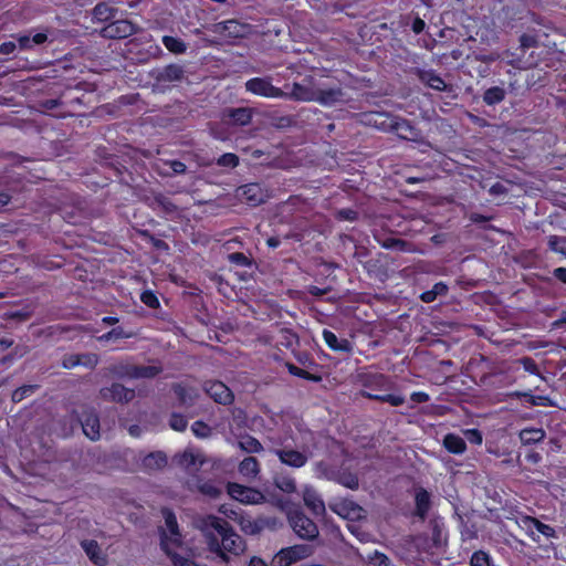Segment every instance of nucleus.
<instances>
[{"instance_id": "a18cd8bd", "label": "nucleus", "mask_w": 566, "mask_h": 566, "mask_svg": "<svg viewBox=\"0 0 566 566\" xmlns=\"http://www.w3.org/2000/svg\"><path fill=\"white\" fill-rule=\"evenodd\" d=\"M366 396L370 399H374V400H378V401H382V402H388L390 403L391 406H400L405 402V398L401 397V396H398V395H391V394H386V395H379V394H370V392H367Z\"/></svg>"}, {"instance_id": "473e14b6", "label": "nucleus", "mask_w": 566, "mask_h": 566, "mask_svg": "<svg viewBox=\"0 0 566 566\" xmlns=\"http://www.w3.org/2000/svg\"><path fill=\"white\" fill-rule=\"evenodd\" d=\"M81 546L93 563L97 565H103L105 563V557L101 554V548L96 541H82Z\"/></svg>"}, {"instance_id": "e433bc0d", "label": "nucleus", "mask_w": 566, "mask_h": 566, "mask_svg": "<svg viewBox=\"0 0 566 566\" xmlns=\"http://www.w3.org/2000/svg\"><path fill=\"white\" fill-rule=\"evenodd\" d=\"M448 285L443 282H438L433 285V287L429 291L423 292L420 295V300L424 303H432L437 300L438 296H444L448 293Z\"/></svg>"}, {"instance_id": "6e6d98bb", "label": "nucleus", "mask_w": 566, "mask_h": 566, "mask_svg": "<svg viewBox=\"0 0 566 566\" xmlns=\"http://www.w3.org/2000/svg\"><path fill=\"white\" fill-rule=\"evenodd\" d=\"M217 164L222 167L234 168L239 164V157L234 154L227 153L218 158Z\"/></svg>"}, {"instance_id": "f257e3e1", "label": "nucleus", "mask_w": 566, "mask_h": 566, "mask_svg": "<svg viewBox=\"0 0 566 566\" xmlns=\"http://www.w3.org/2000/svg\"><path fill=\"white\" fill-rule=\"evenodd\" d=\"M198 527L205 534L209 549L223 562H228L227 552L240 555L245 551L243 538L221 517L208 515L199 521Z\"/></svg>"}, {"instance_id": "6ab92c4d", "label": "nucleus", "mask_w": 566, "mask_h": 566, "mask_svg": "<svg viewBox=\"0 0 566 566\" xmlns=\"http://www.w3.org/2000/svg\"><path fill=\"white\" fill-rule=\"evenodd\" d=\"M315 102L324 105L332 106L339 103L344 98V92L340 87H318L316 86Z\"/></svg>"}, {"instance_id": "8fccbe9b", "label": "nucleus", "mask_w": 566, "mask_h": 566, "mask_svg": "<svg viewBox=\"0 0 566 566\" xmlns=\"http://www.w3.org/2000/svg\"><path fill=\"white\" fill-rule=\"evenodd\" d=\"M77 355H78V366H83L88 369H94L99 361L98 356L94 353H83V354H77Z\"/></svg>"}, {"instance_id": "603ef678", "label": "nucleus", "mask_w": 566, "mask_h": 566, "mask_svg": "<svg viewBox=\"0 0 566 566\" xmlns=\"http://www.w3.org/2000/svg\"><path fill=\"white\" fill-rule=\"evenodd\" d=\"M169 426L172 430L182 432L188 426L187 419L179 413H172L169 419Z\"/></svg>"}, {"instance_id": "49530a36", "label": "nucleus", "mask_w": 566, "mask_h": 566, "mask_svg": "<svg viewBox=\"0 0 566 566\" xmlns=\"http://www.w3.org/2000/svg\"><path fill=\"white\" fill-rule=\"evenodd\" d=\"M133 333H126L122 327L113 328L112 331L103 334L98 337V340L101 343L111 342V340H117L120 338H130L133 337Z\"/></svg>"}, {"instance_id": "39448f33", "label": "nucleus", "mask_w": 566, "mask_h": 566, "mask_svg": "<svg viewBox=\"0 0 566 566\" xmlns=\"http://www.w3.org/2000/svg\"><path fill=\"white\" fill-rule=\"evenodd\" d=\"M227 492L233 500L244 504H261L265 501V496L259 490L235 482L228 483Z\"/></svg>"}, {"instance_id": "1a4fd4ad", "label": "nucleus", "mask_w": 566, "mask_h": 566, "mask_svg": "<svg viewBox=\"0 0 566 566\" xmlns=\"http://www.w3.org/2000/svg\"><path fill=\"white\" fill-rule=\"evenodd\" d=\"M235 197L252 207H256L268 200L269 193L260 184L251 182L237 188Z\"/></svg>"}, {"instance_id": "680f3d73", "label": "nucleus", "mask_w": 566, "mask_h": 566, "mask_svg": "<svg viewBox=\"0 0 566 566\" xmlns=\"http://www.w3.org/2000/svg\"><path fill=\"white\" fill-rule=\"evenodd\" d=\"M520 43L522 49L536 48L538 45V40L533 34L524 33L520 36Z\"/></svg>"}, {"instance_id": "2f4dec72", "label": "nucleus", "mask_w": 566, "mask_h": 566, "mask_svg": "<svg viewBox=\"0 0 566 566\" xmlns=\"http://www.w3.org/2000/svg\"><path fill=\"white\" fill-rule=\"evenodd\" d=\"M172 390H174L175 395L177 396L180 405H182V406H187V407L192 406L198 397V394L195 389L184 387L180 384H175L172 386Z\"/></svg>"}, {"instance_id": "c9c22d12", "label": "nucleus", "mask_w": 566, "mask_h": 566, "mask_svg": "<svg viewBox=\"0 0 566 566\" xmlns=\"http://www.w3.org/2000/svg\"><path fill=\"white\" fill-rule=\"evenodd\" d=\"M238 447L247 453H260L263 451L261 442L252 436L245 434L238 441Z\"/></svg>"}, {"instance_id": "37998d69", "label": "nucleus", "mask_w": 566, "mask_h": 566, "mask_svg": "<svg viewBox=\"0 0 566 566\" xmlns=\"http://www.w3.org/2000/svg\"><path fill=\"white\" fill-rule=\"evenodd\" d=\"M274 484L277 489L285 493H294L296 491L295 480L290 475L280 474L275 476Z\"/></svg>"}, {"instance_id": "13d9d810", "label": "nucleus", "mask_w": 566, "mask_h": 566, "mask_svg": "<svg viewBox=\"0 0 566 566\" xmlns=\"http://www.w3.org/2000/svg\"><path fill=\"white\" fill-rule=\"evenodd\" d=\"M471 566H490V556L483 551L475 552L470 562Z\"/></svg>"}, {"instance_id": "6e6552de", "label": "nucleus", "mask_w": 566, "mask_h": 566, "mask_svg": "<svg viewBox=\"0 0 566 566\" xmlns=\"http://www.w3.org/2000/svg\"><path fill=\"white\" fill-rule=\"evenodd\" d=\"M375 124L382 129H390L395 132L400 138L407 140H416L419 137V132L416 127H413L407 119L399 117H391L387 120H381L378 123L375 119Z\"/></svg>"}, {"instance_id": "f704fd0d", "label": "nucleus", "mask_w": 566, "mask_h": 566, "mask_svg": "<svg viewBox=\"0 0 566 566\" xmlns=\"http://www.w3.org/2000/svg\"><path fill=\"white\" fill-rule=\"evenodd\" d=\"M443 446L449 452L460 454L465 451L467 444L465 441L459 436L449 433L443 439Z\"/></svg>"}, {"instance_id": "9b49d317", "label": "nucleus", "mask_w": 566, "mask_h": 566, "mask_svg": "<svg viewBox=\"0 0 566 566\" xmlns=\"http://www.w3.org/2000/svg\"><path fill=\"white\" fill-rule=\"evenodd\" d=\"M316 85L311 77L304 78L301 83H293L292 91L285 93L283 98H290L297 102H315Z\"/></svg>"}, {"instance_id": "aec40b11", "label": "nucleus", "mask_w": 566, "mask_h": 566, "mask_svg": "<svg viewBox=\"0 0 566 566\" xmlns=\"http://www.w3.org/2000/svg\"><path fill=\"white\" fill-rule=\"evenodd\" d=\"M412 72L423 84L428 85L429 87L439 92L447 90L446 82L438 74H436L434 71L415 69Z\"/></svg>"}, {"instance_id": "423d86ee", "label": "nucleus", "mask_w": 566, "mask_h": 566, "mask_svg": "<svg viewBox=\"0 0 566 566\" xmlns=\"http://www.w3.org/2000/svg\"><path fill=\"white\" fill-rule=\"evenodd\" d=\"M135 390L127 388L119 382H113L111 386L102 387L98 397L106 402L128 403L135 398Z\"/></svg>"}, {"instance_id": "bf43d9fd", "label": "nucleus", "mask_w": 566, "mask_h": 566, "mask_svg": "<svg viewBox=\"0 0 566 566\" xmlns=\"http://www.w3.org/2000/svg\"><path fill=\"white\" fill-rule=\"evenodd\" d=\"M368 562L373 566H388L390 559L384 553L375 551L368 556Z\"/></svg>"}, {"instance_id": "bb28decb", "label": "nucleus", "mask_w": 566, "mask_h": 566, "mask_svg": "<svg viewBox=\"0 0 566 566\" xmlns=\"http://www.w3.org/2000/svg\"><path fill=\"white\" fill-rule=\"evenodd\" d=\"M163 373V366L160 364L142 366L134 365L133 379H153Z\"/></svg>"}, {"instance_id": "9d476101", "label": "nucleus", "mask_w": 566, "mask_h": 566, "mask_svg": "<svg viewBox=\"0 0 566 566\" xmlns=\"http://www.w3.org/2000/svg\"><path fill=\"white\" fill-rule=\"evenodd\" d=\"M139 27L128 20H116L101 30V35L105 39H125L137 32Z\"/></svg>"}, {"instance_id": "a19ab883", "label": "nucleus", "mask_w": 566, "mask_h": 566, "mask_svg": "<svg viewBox=\"0 0 566 566\" xmlns=\"http://www.w3.org/2000/svg\"><path fill=\"white\" fill-rule=\"evenodd\" d=\"M378 242L388 250L410 251V243L401 239L390 237L382 240L379 239Z\"/></svg>"}, {"instance_id": "4468645a", "label": "nucleus", "mask_w": 566, "mask_h": 566, "mask_svg": "<svg viewBox=\"0 0 566 566\" xmlns=\"http://www.w3.org/2000/svg\"><path fill=\"white\" fill-rule=\"evenodd\" d=\"M238 523L242 532L249 535L260 534L264 528H275L276 520L270 517H259L252 520L249 516L240 515Z\"/></svg>"}, {"instance_id": "5701e85b", "label": "nucleus", "mask_w": 566, "mask_h": 566, "mask_svg": "<svg viewBox=\"0 0 566 566\" xmlns=\"http://www.w3.org/2000/svg\"><path fill=\"white\" fill-rule=\"evenodd\" d=\"M82 428L84 434L91 440L99 439V419L96 413L90 412L82 419Z\"/></svg>"}, {"instance_id": "a211bd4d", "label": "nucleus", "mask_w": 566, "mask_h": 566, "mask_svg": "<svg viewBox=\"0 0 566 566\" xmlns=\"http://www.w3.org/2000/svg\"><path fill=\"white\" fill-rule=\"evenodd\" d=\"M304 504L312 511L316 516H323L326 512L324 501L312 486H305L303 491Z\"/></svg>"}, {"instance_id": "0eeeda50", "label": "nucleus", "mask_w": 566, "mask_h": 566, "mask_svg": "<svg viewBox=\"0 0 566 566\" xmlns=\"http://www.w3.org/2000/svg\"><path fill=\"white\" fill-rule=\"evenodd\" d=\"M245 90L266 98H283L285 96V92L272 84L271 77L251 78L245 82Z\"/></svg>"}, {"instance_id": "09e8293b", "label": "nucleus", "mask_w": 566, "mask_h": 566, "mask_svg": "<svg viewBox=\"0 0 566 566\" xmlns=\"http://www.w3.org/2000/svg\"><path fill=\"white\" fill-rule=\"evenodd\" d=\"M154 202L166 213L171 214L177 211V206L168 197L161 193L155 196Z\"/></svg>"}, {"instance_id": "052dcab7", "label": "nucleus", "mask_w": 566, "mask_h": 566, "mask_svg": "<svg viewBox=\"0 0 566 566\" xmlns=\"http://www.w3.org/2000/svg\"><path fill=\"white\" fill-rule=\"evenodd\" d=\"M140 300L145 305H147L150 308L159 307V301L157 296L150 291L143 292L140 295Z\"/></svg>"}, {"instance_id": "f8f14e48", "label": "nucleus", "mask_w": 566, "mask_h": 566, "mask_svg": "<svg viewBox=\"0 0 566 566\" xmlns=\"http://www.w3.org/2000/svg\"><path fill=\"white\" fill-rule=\"evenodd\" d=\"M273 452L283 464L295 469L304 467L312 454L305 449L297 451L289 447L275 449Z\"/></svg>"}, {"instance_id": "864d4df0", "label": "nucleus", "mask_w": 566, "mask_h": 566, "mask_svg": "<svg viewBox=\"0 0 566 566\" xmlns=\"http://www.w3.org/2000/svg\"><path fill=\"white\" fill-rule=\"evenodd\" d=\"M228 260L230 263L235 264L241 268L251 266L252 261L244 253L233 252L228 255Z\"/></svg>"}, {"instance_id": "c03bdc74", "label": "nucleus", "mask_w": 566, "mask_h": 566, "mask_svg": "<svg viewBox=\"0 0 566 566\" xmlns=\"http://www.w3.org/2000/svg\"><path fill=\"white\" fill-rule=\"evenodd\" d=\"M516 397H524L532 406H554V402L546 396H533L531 392L516 391L513 394Z\"/></svg>"}, {"instance_id": "4c0bfd02", "label": "nucleus", "mask_w": 566, "mask_h": 566, "mask_svg": "<svg viewBox=\"0 0 566 566\" xmlns=\"http://www.w3.org/2000/svg\"><path fill=\"white\" fill-rule=\"evenodd\" d=\"M506 92L503 87L492 86L488 88L483 94V102L486 105H495L504 101Z\"/></svg>"}, {"instance_id": "cd10ccee", "label": "nucleus", "mask_w": 566, "mask_h": 566, "mask_svg": "<svg viewBox=\"0 0 566 566\" xmlns=\"http://www.w3.org/2000/svg\"><path fill=\"white\" fill-rule=\"evenodd\" d=\"M545 436L546 433L542 428H525L518 433L521 442L525 446L542 442Z\"/></svg>"}, {"instance_id": "c85d7f7f", "label": "nucleus", "mask_w": 566, "mask_h": 566, "mask_svg": "<svg viewBox=\"0 0 566 566\" xmlns=\"http://www.w3.org/2000/svg\"><path fill=\"white\" fill-rule=\"evenodd\" d=\"M177 463L186 470H198L205 460L199 454H195L191 451L186 450L182 454L177 457Z\"/></svg>"}, {"instance_id": "69168bd1", "label": "nucleus", "mask_w": 566, "mask_h": 566, "mask_svg": "<svg viewBox=\"0 0 566 566\" xmlns=\"http://www.w3.org/2000/svg\"><path fill=\"white\" fill-rule=\"evenodd\" d=\"M175 566H197V564L184 556L178 554H169Z\"/></svg>"}, {"instance_id": "ddd939ff", "label": "nucleus", "mask_w": 566, "mask_h": 566, "mask_svg": "<svg viewBox=\"0 0 566 566\" xmlns=\"http://www.w3.org/2000/svg\"><path fill=\"white\" fill-rule=\"evenodd\" d=\"M329 509L349 521H359L366 517L365 510L352 500H342L329 504Z\"/></svg>"}, {"instance_id": "774afa93", "label": "nucleus", "mask_w": 566, "mask_h": 566, "mask_svg": "<svg viewBox=\"0 0 566 566\" xmlns=\"http://www.w3.org/2000/svg\"><path fill=\"white\" fill-rule=\"evenodd\" d=\"M293 122L291 116H281L273 122V125L277 128H286L292 126Z\"/></svg>"}, {"instance_id": "4be33fe9", "label": "nucleus", "mask_w": 566, "mask_h": 566, "mask_svg": "<svg viewBox=\"0 0 566 566\" xmlns=\"http://www.w3.org/2000/svg\"><path fill=\"white\" fill-rule=\"evenodd\" d=\"M166 465L167 457L161 451L150 452L142 461V468L147 472L161 470Z\"/></svg>"}, {"instance_id": "2eb2a0df", "label": "nucleus", "mask_w": 566, "mask_h": 566, "mask_svg": "<svg viewBox=\"0 0 566 566\" xmlns=\"http://www.w3.org/2000/svg\"><path fill=\"white\" fill-rule=\"evenodd\" d=\"M150 76L157 83L177 82L184 78L185 70L179 64H169L164 67L153 70L150 72Z\"/></svg>"}, {"instance_id": "0e129e2a", "label": "nucleus", "mask_w": 566, "mask_h": 566, "mask_svg": "<svg viewBox=\"0 0 566 566\" xmlns=\"http://www.w3.org/2000/svg\"><path fill=\"white\" fill-rule=\"evenodd\" d=\"M520 363L522 364L523 368L533 375H539V369L535 363V360L531 357H522L520 359Z\"/></svg>"}, {"instance_id": "c756f323", "label": "nucleus", "mask_w": 566, "mask_h": 566, "mask_svg": "<svg viewBox=\"0 0 566 566\" xmlns=\"http://www.w3.org/2000/svg\"><path fill=\"white\" fill-rule=\"evenodd\" d=\"M133 368L134 364L128 361H117L109 365L106 370L109 375L119 378V379H133Z\"/></svg>"}, {"instance_id": "a878e982", "label": "nucleus", "mask_w": 566, "mask_h": 566, "mask_svg": "<svg viewBox=\"0 0 566 566\" xmlns=\"http://www.w3.org/2000/svg\"><path fill=\"white\" fill-rule=\"evenodd\" d=\"M238 471L250 480L255 479L260 473V463L256 458L247 457L239 463Z\"/></svg>"}, {"instance_id": "5fc2aeb1", "label": "nucleus", "mask_w": 566, "mask_h": 566, "mask_svg": "<svg viewBox=\"0 0 566 566\" xmlns=\"http://www.w3.org/2000/svg\"><path fill=\"white\" fill-rule=\"evenodd\" d=\"M191 430L193 434L198 438H208L211 436L212 432L211 428L200 420L192 423Z\"/></svg>"}, {"instance_id": "b1692460", "label": "nucleus", "mask_w": 566, "mask_h": 566, "mask_svg": "<svg viewBox=\"0 0 566 566\" xmlns=\"http://www.w3.org/2000/svg\"><path fill=\"white\" fill-rule=\"evenodd\" d=\"M327 479L334 480L337 483L350 489L357 490L359 488L358 476L350 471L332 472V475H326Z\"/></svg>"}, {"instance_id": "f03ea898", "label": "nucleus", "mask_w": 566, "mask_h": 566, "mask_svg": "<svg viewBox=\"0 0 566 566\" xmlns=\"http://www.w3.org/2000/svg\"><path fill=\"white\" fill-rule=\"evenodd\" d=\"M90 454H81L77 460L62 462L57 470L60 480L64 483H73L90 472Z\"/></svg>"}, {"instance_id": "f3484780", "label": "nucleus", "mask_w": 566, "mask_h": 566, "mask_svg": "<svg viewBox=\"0 0 566 566\" xmlns=\"http://www.w3.org/2000/svg\"><path fill=\"white\" fill-rule=\"evenodd\" d=\"M206 392L218 403L230 405L234 396L232 391L221 381H212L206 385Z\"/></svg>"}, {"instance_id": "72a5a7b5", "label": "nucleus", "mask_w": 566, "mask_h": 566, "mask_svg": "<svg viewBox=\"0 0 566 566\" xmlns=\"http://www.w3.org/2000/svg\"><path fill=\"white\" fill-rule=\"evenodd\" d=\"M116 9L105 2L97 3L93 9V19L98 22H106L114 18Z\"/></svg>"}, {"instance_id": "3c124183", "label": "nucleus", "mask_w": 566, "mask_h": 566, "mask_svg": "<svg viewBox=\"0 0 566 566\" xmlns=\"http://www.w3.org/2000/svg\"><path fill=\"white\" fill-rule=\"evenodd\" d=\"M547 244L552 251L563 254V251L566 250V237L551 235Z\"/></svg>"}, {"instance_id": "7ed1b4c3", "label": "nucleus", "mask_w": 566, "mask_h": 566, "mask_svg": "<svg viewBox=\"0 0 566 566\" xmlns=\"http://www.w3.org/2000/svg\"><path fill=\"white\" fill-rule=\"evenodd\" d=\"M315 553L312 544H297L282 548L273 558L274 566H290L293 563L311 557Z\"/></svg>"}, {"instance_id": "20e7f679", "label": "nucleus", "mask_w": 566, "mask_h": 566, "mask_svg": "<svg viewBox=\"0 0 566 566\" xmlns=\"http://www.w3.org/2000/svg\"><path fill=\"white\" fill-rule=\"evenodd\" d=\"M290 524L296 535L302 539L314 541L319 535L317 525L302 512L292 514Z\"/></svg>"}, {"instance_id": "dca6fc26", "label": "nucleus", "mask_w": 566, "mask_h": 566, "mask_svg": "<svg viewBox=\"0 0 566 566\" xmlns=\"http://www.w3.org/2000/svg\"><path fill=\"white\" fill-rule=\"evenodd\" d=\"M165 522L166 526L170 533V536L168 537L165 532H163L161 536V547L167 553L170 554V544H179L180 542V534L178 531V524L177 520L174 513L171 512H165Z\"/></svg>"}, {"instance_id": "4d7b16f0", "label": "nucleus", "mask_w": 566, "mask_h": 566, "mask_svg": "<svg viewBox=\"0 0 566 566\" xmlns=\"http://www.w3.org/2000/svg\"><path fill=\"white\" fill-rule=\"evenodd\" d=\"M35 389V386H32V385H25V386H22L18 389H15L13 392H12V400L14 402H20L22 401L28 395H30L31 392H33Z\"/></svg>"}, {"instance_id": "338daca9", "label": "nucleus", "mask_w": 566, "mask_h": 566, "mask_svg": "<svg viewBox=\"0 0 566 566\" xmlns=\"http://www.w3.org/2000/svg\"><path fill=\"white\" fill-rule=\"evenodd\" d=\"M337 217L342 220L355 221L358 218V213L353 209H340L337 211Z\"/></svg>"}, {"instance_id": "412c9836", "label": "nucleus", "mask_w": 566, "mask_h": 566, "mask_svg": "<svg viewBox=\"0 0 566 566\" xmlns=\"http://www.w3.org/2000/svg\"><path fill=\"white\" fill-rule=\"evenodd\" d=\"M244 25L235 20H228L214 25V32L228 38H241L244 34Z\"/></svg>"}, {"instance_id": "e2e57ef3", "label": "nucleus", "mask_w": 566, "mask_h": 566, "mask_svg": "<svg viewBox=\"0 0 566 566\" xmlns=\"http://www.w3.org/2000/svg\"><path fill=\"white\" fill-rule=\"evenodd\" d=\"M61 366L64 369H72L78 366V355L77 354H66L63 356L61 360Z\"/></svg>"}, {"instance_id": "79ce46f5", "label": "nucleus", "mask_w": 566, "mask_h": 566, "mask_svg": "<svg viewBox=\"0 0 566 566\" xmlns=\"http://www.w3.org/2000/svg\"><path fill=\"white\" fill-rule=\"evenodd\" d=\"M196 488L201 494L210 499H217L221 494V490L210 481L198 480Z\"/></svg>"}, {"instance_id": "ea45409f", "label": "nucleus", "mask_w": 566, "mask_h": 566, "mask_svg": "<svg viewBox=\"0 0 566 566\" xmlns=\"http://www.w3.org/2000/svg\"><path fill=\"white\" fill-rule=\"evenodd\" d=\"M163 44L169 52L175 54H182L187 50V45L182 40L170 35L163 36Z\"/></svg>"}, {"instance_id": "7c9ffc66", "label": "nucleus", "mask_w": 566, "mask_h": 566, "mask_svg": "<svg viewBox=\"0 0 566 566\" xmlns=\"http://www.w3.org/2000/svg\"><path fill=\"white\" fill-rule=\"evenodd\" d=\"M226 113L233 124L240 126L248 125L252 118V109L249 107L229 108Z\"/></svg>"}, {"instance_id": "de8ad7c7", "label": "nucleus", "mask_w": 566, "mask_h": 566, "mask_svg": "<svg viewBox=\"0 0 566 566\" xmlns=\"http://www.w3.org/2000/svg\"><path fill=\"white\" fill-rule=\"evenodd\" d=\"M286 366H287L290 374H292L293 376L301 377V378H304V379L313 381V382L322 381V376H319V375L311 374L293 364H287Z\"/></svg>"}, {"instance_id": "58836bf2", "label": "nucleus", "mask_w": 566, "mask_h": 566, "mask_svg": "<svg viewBox=\"0 0 566 566\" xmlns=\"http://www.w3.org/2000/svg\"><path fill=\"white\" fill-rule=\"evenodd\" d=\"M416 507L417 515L421 518H424L430 507V495L423 489L419 490L416 494Z\"/></svg>"}, {"instance_id": "393cba45", "label": "nucleus", "mask_w": 566, "mask_h": 566, "mask_svg": "<svg viewBox=\"0 0 566 566\" xmlns=\"http://www.w3.org/2000/svg\"><path fill=\"white\" fill-rule=\"evenodd\" d=\"M323 338L328 347L335 352L350 353L353 349L352 344L347 339H338L337 336L328 331H323Z\"/></svg>"}]
</instances>
